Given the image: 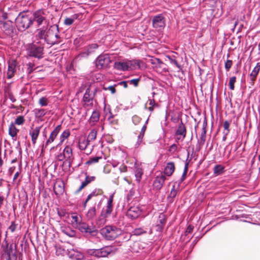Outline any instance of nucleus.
<instances>
[{"instance_id":"obj_1","label":"nucleus","mask_w":260,"mask_h":260,"mask_svg":"<svg viewBox=\"0 0 260 260\" xmlns=\"http://www.w3.org/2000/svg\"><path fill=\"white\" fill-rule=\"evenodd\" d=\"M37 37L48 45H54L58 43L57 39L60 38L58 25L54 24L49 27H43L37 29Z\"/></svg>"},{"instance_id":"obj_2","label":"nucleus","mask_w":260,"mask_h":260,"mask_svg":"<svg viewBox=\"0 0 260 260\" xmlns=\"http://www.w3.org/2000/svg\"><path fill=\"white\" fill-rule=\"evenodd\" d=\"M15 24L19 31H25L32 26L31 15L25 11L20 12L15 18Z\"/></svg>"},{"instance_id":"obj_3","label":"nucleus","mask_w":260,"mask_h":260,"mask_svg":"<svg viewBox=\"0 0 260 260\" xmlns=\"http://www.w3.org/2000/svg\"><path fill=\"white\" fill-rule=\"evenodd\" d=\"M45 15V12L41 9L34 12L31 15L32 25L35 23L38 29L43 27H49V21Z\"/></svg>"},{"instance_id":"obj_4","label":"nucleus","mask_w":260,"mask_h":260,"mask_svg":"<svg viewBox=\"0 0 260 260\" xmlns=\"http://www.w3.org/2000/svg\"><path fill=\"white\" fill-rule=\"evenodd\" d=\"M121 230L114 225H106L100 230L102 237L107 240H113L121 234Z\"/></svg>"},{"instance_id":"obj_5","label":"nucleus","mask_w":260,"mask_h":260,"mask_svg":"<svg viewBox=\"0 0 260 260\" xmlns=\"http://www.w3.org/2000/svg\"><path fill=\"white\" fill-rule=\"evenodd\" d=\"M26 50L27 55L29 57L40 59L43 57L44 47L42 45L31 43L29 44Z\"/></svg>"},{"instance_id":"obj_6","label":"nucleus","mask_w":260,"mask_h":260,"mask_svg":"<svg viewBox=\"0 0 260 260\" xmlns=\"http://www.w3.org/2000/svg\"><path fill=\"white\" fill-rule=\"evenodd\" d=\"M113 251L111 246H105L100 249H89L87 250V253L96 258L105 257L108 256Z\"/></svg>"},{"instance_id":"obj_7","label":"nucleus","mask_w":260,"mask_h":260,"mask_svg":"<svg viewBox=\"0 0 260 260\" xmlns=\"http://www.w3.org/2000/svg\"><path fill=\"white\" fill-rule=\"evenodd\" d=\"M0 29L4 35L9 37H12L16 32L12 20L0 21Z\"/></svg>"},{"instance_id":"obj_8","label":"nucleus","mask_w":260,"mask_h":260,"mask_svg":"<svg viewBox=\"0 0 260 260\" xmlns=\"http://www.w3.org/2000/svg\"><path fill=\"white\" fill-rule=\"evenodd\" d=\"M152 26L156 29L160 30L166 26V18L162 14L154 15L152 18Z\"/></svg>"},{"instance_id":"obj_9","label":"nucleus","mask_w":260,"mask_h":260,"mask_svg":"<svg viewBox=\"0 0 260 260\" xmlns=\"http://www.w3.org/2000/svg\"><path fill=\"white\" fill-rule=\"evenodd\" d=\"M95 66L97 69H102L107 68L111 62L110 57L107 54L100 55L95 59Z\"/></svg>"},{"instance_id":"obj_10","label":"nucleus","mask_w":260,"mask_h":260,"mask_svg":"<svg viewBox=\"0 0 260 260\" xmlns=\"http://www.w3.org/2000/svg\"><path fill=\"white\" fill-rule=\"evenodd\" d=\"M77 228L81 233L92 236H96L98 233V230L94 226L89 225L86 222L80 223Z\"/></svg>"},{"instance_id":"obj_11","label":"nucleus","mask_w":260,"mask_h":260,"mask_svg":"<svg viewBox=\"0 0 260 260\" xmlns=\"http://www.w3.org/2000/svg\"><path fill=\"white\" fill-rule=\"evenodd\" d=\"M8 64L7 78L10 79L14 76L19 65L17 60L14 59H9L8 61Z\"/></svg>"},{"instance_id":"obj_12","label":"nucleus","mask_w":260,"mask_h":260,"mask_svg":"<svg viewBox=\"0 0 260 260\" xmlns=\"http://www.w3.org/2000/svg\"><path fill=\"white\" fill-rule=\"evenodd\" d=\"M98 48L99 45L96 43L89 44L84 48L83 50L79 54V56L81 58H87L93 53Z\"/></svg>"},{"instance_id":"obj_13","label":"nucleus","mask_w":260,"mask_h":260,"mask_svg":"<svg viewBox=\"0 0 260 260\" xmlns=\"http://www.w3.org/2000/svg\"><path fill=\"white\" fill-rule=\"evenodd\" d=\"M113 196L114 194H112L109 197L107 201V205L106 208L103 209L101 213V216L102 218H106L110 216L113 210L112 203L113 201Z\"/></svg>"},{"instance_id":"obj_14","label":"nucleus","mask_w":260,"mask_h":260,"mask_svg":"<svg viewBox=\"0 0 260 260\" xmlns=\"http://www.w3.org/2000/svg\"><path fill=\"white\" fill-rule=\"evenodd\" d=\"M166 180V177L162 173L157 175L153 181L152 186L154 190L156 191L160 190L163 186L164 182Z\"/></svg>"},{"instance_id":"obj_15","label":"nucleus","mask_w":260,"mask_h":260,"mask_svg":"<svg viewBox=\"0 0 260 260\" xmlns=\"http://www.w3.org/2000/svg\"><path fill=\"white\" fill-rule=\"evenodd\" d=\"M141 210L138 207H132L126 212V216L132 220L137 218L141 214Z\"/></svg>"},{"instance_id":"obj_16","label":"nucleus","mask_w":260,"mask_h":260,"mask_svg":"<svg viewBox=\"0 0 260 260\" xmlns=\"http://www.w3.org/2000/svg\"><path fill=\"white\" fill-rule=\"evenodd\" d=\"M114 68L120 71H126L130 68V65L128 61H116L114 64Z\"/></svg>"},{"instance_id":"obj_17","label":"nucleus","mask_w":260,"mask_h":260,"mask_svg":"<svg viewBox=\"0 0 260 260\" xmlns=\"http://www.w3.org/2000/svg\"><path fill=\"white\" fill-rule=\"evenodd\" d=\"M61 128V125H58L54 130L51 132L49 139L47 140L46 142V146L48 145L49 143L53 142L55 139L56 137L57 136L59 132L60 131Z\"/></svg>"},{"instance_id":"obj_18","label":"nucleus","mask_w":260,"mask_h":260,"mask_svg":"<svg viewBox=\"0 0 260 260\" xmlns=\"http://www.w3.org/2000/svg\"><path fill=\"white\" fill-rule=\"evenodd\" d=\"M85 179L84 181H83L78 188V189L75 191L76 193H79L84 187L87 186L89 183L93 181L95 179L94 176H89L87 175V173H85Z\"/></svg>"},{"instance_id":"obj_19","label":"nucleus","mask_w":260,"mask_h":260,"mask_svg":"<svg viewBox=\"0 0 260 260\" xmlns=\"http://www.w3.org/2000/svg\"><path fill=\"white\" fill-rule=\"evenodd\" d=\"M175 164L173 162H169L167 164L164 171L165 176H171L175 171Z\"/></svg>"},{"instance_id":"obj_20","label":"nucleus","mask_w":260,"mask_h":260,"mask_svg":"<svg viewBox=\"0 0 260 260\" xmlns=\"http://www.w3.org/2000/svg\"><path fill=\"white\" fill-rule=\"evenodd\" d=\"M72 224L73 226L78 228L80 223H82V217L77 214L76 213H72L71 214Z\"/></svg>"},{"instance_id":"obj_21","label":"nucleus","mask_w":260,"mask_h":260,"mask_svg":"<svg viewBox=\"0 0 260 260\" xmlns=\"http://www.w3.org/2000/svg\"><path fill=\"white\" fill-rule=\"evenodd\" d=\"M186 134V129L185 125L183 124L182 119H181V122L178 125V127L175 132L176 135H180L182 137V140H183Z\"/></svg>"},{"instance_id":"obj_22","label":"nucleus","mask_w":260,"mask_h":260,"mask_svg":"<svg viewBox=\"0 0 260 260\" xmlns=\"http://www.w3.org/2000/svg\"><path fill=\"white\" fill-rule=\"evenodd\" d=\"M90 88H87L86 89L85 92L83 95V101L85 103H87L88 105L92 106L93 96L90 94Z\"/></svg>"},{"instance_id":"obj_23","label":"nucleus","mask_w":260,"mask_h":260,"mask_svg":"<svg viewBox=\"0 0 260 260\" xmlns=\"http://www.w3.org/2000/svg\"><path fill=\"white\" fill-rule=\"evenodd\" d=\"M213 174L215 176H218L223 174L225 171V167L221 165H216L213 168Z\"/></svg>"},{"instance_id":"obj_24","label":"nucleus","mask_w":260,"mask_h":260,"mask_svg":"<svg viewBox=\"0 0 260 260\" xmlns=\"http://www.w3.org/2000/svg\"><path fill=\"white\" fill-rule=\"evenodd\" d=\"M260 70V62H257L256 66L254 68L253 70L252 71L251 73H250V79L252 81V82H253L259 71Z\"/></svg>"},{"instance_id":"obj_25","label":"nucleus","mask_w":260,"mask_h":260,"mask_svg":"<svg viewBox=\"0 0 260 260\" xmlns=\"http://www.w3.org/2000/svg\"><path fill=\"white\" fill-rule=\"evenodd\" d=\"M18 132L19 130L16 127L15 123H11L9 127V134L12 138H14L17 136V133Z\"/></svg>"},{"instance_id":"obj_26","label":"nucleus","mask_w":260,"mask_h":260,"mask_svg":"<svg viewBox=\"0 0 260 260\" xmlns=\"http://www.w3.org/2000/svg\"><path fill=\"white\" fill-rule=\"evenodd\" d=\"M97 131L95 129H92L90 133H89L87 140H86V144L85 147L89 144V143L91 141L94 140L96 137Z\"/></svg>"},{"instance_id":"obj_27","label":"nucleus","mask_w":260,"mask_h":260,"mask_svg":"<svg viewBox=\"0 0 260 260\" xmlns=\"http://www.w3.org/2000/svg\"><path fill=\"white\" fill-rule=\"evenodd\" d=\"M73 150L71 147L67 146L63 150V153L66 156V159H73Z\"/></svg>"},{"instance_id":"obj_28","label":"nucleus","mask_w":260,"mask_h":260,"mask_svg":"<svg viewBox=\"0 0 260 260\" xmlns=\"http://www.w3.org/2000/svg\"><path fill=\"white\" fill-rule=\"evenodd\" d=\"M21 197L20 196L21 202L22 204V208L24 209L28 203V196L25 190L21 192Z\"/></svg>"},{"instance_id":"obj_29","label":"nucleus","mask_w":260,"mask_h":260,"mask_svg":"<svg viewBox=\"0 0 260 260\" xmlns=\"http://www.w3.org/2000/svg\"><path fill=\"white\" fill-rule=\"evenodd\" d=\"M70 257L75 260H82L84 258V255L81 252L75 251L71 254Z\"/></svg>"},{"instance_id":"obj_30","label":"nucleus","mask_w":260,"mask_h":260,"mask_svg":"<svg viewBox=\"0 0 260 260\" xmlns=\"http://www.w3.org/2000/svg\"><path fill=\"white\" fill-rule=\"evenodd\" d=\"M156 222L164 227L167 222L166 215L164 213H160Z\"/></svg>"},{"instance_id":"obj_31","label":"nucleus","mask_w":260,"mask_h":260,"mask_svg":"<svg viewBox=\"0 0 260 260\" xmlns=\"http://www.w3.org/2000/svg\"><path fill=\"white\" fill-rule=\"evenodd\" d=\"M96 215V209L95 206L90 208L86 214V216L88 219H92Z\"/></svg>"},{"instance_id":"obj_32","label":"nucleus","mask_w":260,"mask_h":260,"mask_svg":"<svg viewBox=\"0 0 260 260\" xmlns=\"http://www.w3.org/2000/svg\"><path fill=\"white\" fill-rule=\"evenodd\" d=\"M63 233L68 236L70 237H74L76 235V232L74 230H71L68 228H64L61 230Z\"/></svg>"},{"instance_id":"obj_33","label":"nucleus","mask_w":260,"mask_h":260,"mask_svg":"<svg viewBox=\"0 0 260 260\" xmlns=\"http://www.w3.org/2000/svg\"><path fill=\"white\" fill-rule=\"evenodd\" d=\"M54 192L56 195H61L62 194L64 191V186L63 184H59L57 186H55L54 187Z\"/></svg>"},{"instance_id":"obj_34","label":"nucleus","mask_w":260,"mask_h":260,"mask_svg":"<svg viewBox=\"0 0 260 260\" xmlns=\"http://www.w3.org/2000/svg\"><path fill=\"white\" fill-rule=\"evenodd\" d=\"M19 12L17 10L16 7L11 8L9 9L8 13L9 18H13L15 16H17Z\"/></svg>"},{"instance_id":"obj_35","label":"nucleus","mask_w":260,"mask_h":260,"mask_svg":"<svg viewBox=\"0 0 260 260\" xmlns=\"http://www.w3.org/2000/svg\"><path fill=\"white\" fill-rule=\"evenodd\" d=\"M70 135V132L69 129L64 131L60 136V143L58 145L62 144L64 140L68 138Z\"/></svg>"},{"instance_id":"obj_36","label":"nucleus","mask_w":260,"mask_h":260,"mask_svg":"<svg viewBox=\"0 0 260 260\" xmlns=\"http://www.w3.org/2000/svg\"><path fill=\"white\" fill-rule=\"evenodd\" d=\"M34 111L36 117L39 118L43 117L46 114V110L44 109H35Z\"/></svg>"},{"instance_id":"obj_37","label":"nucleus","mask_w":260,"mask_h":260,"mask_svg":"<svg viewBox=\"0 0 260 260\" xmlns=\"http://www.w3.org/2000/svg\"><path fill=\"white\" fill-rule=\"evenodd\" d=\"M41 127L37 126L29 131V135L31 137L38 138L40 131Z\"/></svg>"},{"instance_id":"obj_38","label":"nucleus","mask_w":260,"mask_h":260,"mask_svg":"<svg viewBox=\"0 0 260 260\" xmlns=\"http://www.w3.org/2000/svg\"><path fill=\"white\" fill-rule=\"evenodd\" d=\"M100 119V114L99 113L94 110L92 112V115L90 116V119L93 122H98Z\"/></svg>"},{"instance_id":"obj_39","label":"nucleus","mask_w":260,"mask_h":260,"mask_svg":"<svg viewBox=\"0 0 260 260\" xmlns=\"http://www.w3.org/2000/svg\"><path fill=\"white\" fill-rule=\"evenodd\" d=\"M128 63H129L130 68L131 67H133L134 68H140L141 61L139 59L128 60Z\"/></svg>"},{"instance_id":"obj_40","label":"nucleus","mask_w":260,"mask_h":260,"mask_svg":"<svg viewBox=\"0 0 260 260\" xmlns=\"http://www.w3.org/2000/svg\"><path fill=\"white\" fill-rule=\"evenodd\" d=\"M206 139V130H202L201 134L200 139L198 141V143H199V144L202 146L203 145L205 142Z\"/></svg>"},{"instance_id":"obj_41","label":"nucleus","mask_w":260,"mask_h":260,"mask_svg":"<svg viewBox=\"0 0 260 260\" xmlns=\"http://www.w3.org/2000/svg\"><path fill=\"white\" fill-rule=\"evenodd\" d=\"M148 101H149V104L151 106L148 108L149 111H150L151 112H153L154 110V107H158V104L155 103V100L153 99H150L148 98Z\"/></svg>"},{"instance_id":"obj_42","label":"nucleus","mask_w":260,"mask_h":260,"mask_svg":"<svg viewBox=\"0 0 260 260\" xmlns=\"http://www.w3.org/2000/svg\"><path fill=\"white\" fill-rule=\"evenodd\" d=\"M230 123L226 120L223 122V126L224 128V131L223 133H225V135H229L230 129Z\"/></svg>"},{"instance_id":"obj_43","label":"nucleus","mask_w":260,"mask_h":260,"mask_svg":"<svg viewBox=\"0 0 260 260\" xmlns=\"http://www.w3.org/2000/svg\"><path fill=\"white\" fill-rule=\"evenodd\" d=\"M167 57L168 58L169 60L172 64L176 66V67H177V68L179 69H181V65L178 63V61L175 59L170 56H167Z\"/></svg>"},{"instance_id":"obj_44","label":"nucleus","mask_w":260,"mask_h":260,"mask_svg":"<svg viewBox=\"0 0 260 260\" xmlns=\"http://www.w3.org/2000/svg\"><path fill=\"white\" fill-rule=\"evenodd\" d=\"M102 158L101 156H93L90 157L89 160L87 161V164H92L93 163L98 162L99 160Z\"/></svg>"},{"instance_id":"obj_45","label":"nucleus","mask_w":260,"mask_h":260,"mask_svg":"<svg viewBox=\"0 0 260 260\" xmlns=\"http://www.w3.org/2000/svg\"><path fill=\"white\" fill-rule=\"evenodd\" d=\"M7 232H6V238L5 240H4L3 244L2 245V248L3 249L4 252L5 251V250H7L10 247V245L9 244V243L8 241L7 240Z\"/></svg>"},{"instance_id":"obj_46","label":"nucleus","mask_w":260,"mask_h":260,"mask_svg":"<svg viewBox=\"0 0 260 260\" xmlns=\"http://www.w3.org/2000/svg\"><path fill=\"white\" fill-rule=\"evenodd\" d=\"M24 121L25 120L23 116H18L16 118L15 122L14 123H15V124L17 125H22L24 123Z\"/></svg>"},{"instance_id":"obj_47","label":"nucleus","mask_w":260,"mask_h":260,"mask_svg":"<svg viewBox=\"0 0 260 260\" xmlns=\"http://www.w3.org/2000/svg\"><path fill=\"white\" fill-rule=\"evenodd\" d=\"M142 174H143V172L141 169H137V170L135 172V177L136 178V180L138 182H139L140 181L141 178H142Z\"/></svg>"},{"instance_id":"obj_48","label":"nucleus","mask_w":260,"mask_h":260,"mask_svg":"<svg viewBox=\"0 0 260 260\" xmlns=\"http://www.w3.org/2000/svg\"><path fill=\"white\" fill-rule=\"evenodd\" d=\"M39 103L41 106H46L48 104V100L45 96H43L40 99Z\"/></svg>"},{"instance_id":"obj_49","label":"nucleus","mask_w":260,"mask_h":260,"mask_svg":"<svg viewBox=\"0 0 260 260\" xmlns=\"http://www.w3.org/2000/svg\"><path fill=\"white\" fill-rule=\"evenodd\" d=\"M236 77L235 76H233L230 79L229 86H230V88L231 90L234 89V88H235L234 84L236 82Z\"/></svg>"},{"instance_id":"obj_50","label":"nucleus","mask_w":260,"mask_h":260,"mask_svg":"<svg viewBox=\"0 0 260 260\" xmlns=\"http://www.w3.org/2000/svg\"><path fill=\"white\" fill-rule=\"evenodd\" d=\"M27 68L26 70V73L28 75L31 74L34 71V64L31 62H29L27 64Z\"/></svg>"},{"instance_id":"obj_51","label":"nucleus","mask_w":260,"mask_h":260,"mask_svg":"<svg viewBox=\"0 0 260 260\" xmlns=\"http://www.w3.org/2000/svg\"><path fill=\"white\" fill-rule=\"evenodd\" d=\"M13 244H12L10 245V247L7 250H5L4 252L5 254L7 255V256H11V254L14 252V249H13Z\"/></svg>"},{"instance_id":"obj_52","label":"nucleus","mask_w":260,"mask_h":260,"mask_svg":"<svg viewBox=\"0 0 260 260\" xmlns=\"http://www.w3.org/2000/svg\"><path fill=\"white\" fill-rule=\"evenodd\" d=\"M177 183V181H176L174 183V185H173L172 188L171 189L170 193L169 196L172 197L173 198H175L177 194V191L175 189V185Z\"/></svg>"},{"instance_id":"obj_53","label":"nucleus","mask_w":260,"mask_h":260,"mask_svg":"<svg viewBox=\"0 0 260 260\" xmlns=\"http://www.w3.org/2000/svg\"><path fill=\"white\" fill-rule=\"evenodd\" d=\"M134 235H141L143 234L146 233V231L142 228L136 229L134 231Z\"/></svg>"},{"instance_id":"obj_54","label":"nucleus","mask_w":260,"mask_h":260,"mask_svg":"<svg viewBox=\"0 0 260 260\" xmlns=\"http://www.w3.org/2000/svg\"><path fill=\"white\" fill-rule=\"evenodd\" d=\"M17 226V224L16 223L15 221H12L11 222V225L9 226L8 230H10L12 233H13Z\"/></svg>"},{"instance_id":"obj_55","label":"nucleus","mask_w":260,"mask_h":260,"mask_svg":"<svg viewBox=\"0 0 260 260\" xmlns=\"http://www.w3.org/2000/svg\"><path fill=\"white\" fill-rule=\"evenodd\" d=\"M140 81V78H136L132 80H128V83L130 84H133L135 87H137L138 85L139 82Z\"/></svg>"},{"instance_id":"obj_56","label":"nucleus","mask_w":260,"mask_h":260,"mask_svg":"<svg viewBox=\"0 0 260 260\" xmlns=\"http://www.w3.org/2000/svg\"><path fill=\"white\" fill-rule=\"evenodd\" d=\"M233 64V61L231 60H226L225 62V69L227 72L229 71L231 69L232 66Z\"/></svg>"},{"instance_id":"obj_57","label":"nucleus","mask_w":260,"mask_h":260,"mask_svg":"<svg viewBox=\"0 0 260 260\" xmlns=\"http://www.w3.org/2000/svg\"><path fill=\"white\" fill-rule=\"evenodd\" d=\"M141 120V118L135 115L132 117V121L135 125L138 124Z\"/></svg>"},{"instance_id":"obj_58","label":"nucleus","mask_w":260,"mask_h":260,"mask_svg":"<svg viewBox=\"0 0 260 260\" xmlns=\"http://www.w3.org/2000/svg\"><path fill=\"white\" fill-rule=\"evenodd\" d=\"M17 246L16 245H14V251L11 254V258L14 260H17L18 255L17 252Z\"/></svg>"},{"instance_id":"obj_59","label":"nucleus","mask_w":260,"mask_h":260,"mask_svg":"<svg viewBox=\"0 0 260 260\" xmlns=\"http://www.w3.org/2000/svg\"><path fill=\"white\" fill-rule=\"evenodd\" d=\"M116 85H111V86H109V87H104V90H109L111 91V92L112 93V94H114L116 92V89H115V86H116Z\"/></svg>"},{"instance_id":"obj_60","label":"nucleus","mask_w":260,"mask_h":260,"mask_svg":"<svg viewBox=\"0 0 260 260\" xmlns=\"http://www.w3.org/2000/svg\"><path fill=\"white\" fill-rule=\"evenodd\" d=\"M193 229V226L191 225H188L185 232V236L186 237L188 234L192 233Z\"/></svg>"},{"instance_id":"obj_61","label":"nucleus","mask_w":260,"mask_h":260,"mask_svg":"<svg viewBox=\"0 0 260 260\" xmlns=\"http://www.w3.org/2000/svg\"><path fill=\"white\" fill-rule=\"evenodd\" d=\"M102 193V190L101 189H95L91 193H90L92 197L98 196V195H101Z\"/></svg>"},{"instance_id":"obj_62","label":"nucleus","mask_w":260,"mask_h":260,"mask_svg":"<svg viewBox=\"0 0 260 260\" xmlns=\"http://www.w3.org/2000/svg\"><path fill=\"white\" fill-rule=\"evenodd\" d=\"M74 21H73V19H71V18L67 17L64 21V24L66 25H70L73 23Z\"/></svg>"},{"instance_id":"obj_63","label":"nucleus","mask_w":260,"mask_h":260,"mask_svg":"<svg viewBox=\"0 0 260 260\" xmlns=\"http://www.w3.org/2000/svg\"><path fill=\"white\" fill-rule=\"evenodd\" d=\"M1 18L2 20L8 21L7 20L9 18L8 12H3L1 15Z\"/></svg>"},{"instance_id":"obj_64","label":"nucleus","mask_w":260,"mask_h":260,"mask_svg":"<svg viewBox=\"0 0 260 260\" xmlns=\"http://www.w3.org/2000/svg\"><path fill=\"white\" fill-rule=\"evenodd\" d=\"M177 149V145L176 144L171 145L169 149V151L171 152H175Z\"/></svg>"}]
</instances>
